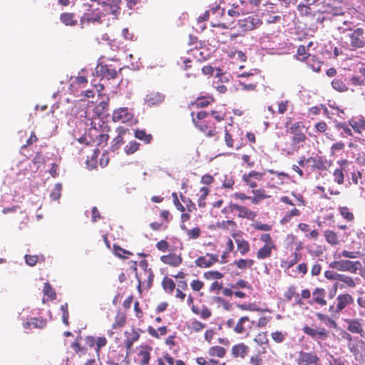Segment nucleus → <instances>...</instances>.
<instances>
[{"instance_id":"nucleus-44","label":"nucleus","mask_w":365,"mask_h":365,"mask_svg":"<svg viewBox=\"0 0 365 365\" xmlns=\"http://www.w3.org/2000/svg\"><path fill=\"white\" fill-rule=\"evenodd\" d=\"M134 135L136 138L143 140L147 144L150 143L153 140V135L147 133L145 130L135 129Z\"/></svg>"},{"instance_id":"nucleus-9","label":"nucleus","mask_w":365,"mask_h":365,"mask_svg":"<svg viewBox=\"0 0 365 365\" xmlns=\"http://www.w3.org/2000/svg\"><path fill=\"white\" fill-rule=\"evenodd\" d=\"M318 0H303L297 6V11L301 16H315L318 13Z\"/></svg>"},{"instance_id":"nucleus-35","label":"nucleus","mask_w":365,"mask_h":365,"mask_svg":"<svg viewBox=\"0 0 365 365\" xmlns=\"http://www.w3.org/2000/svg\"><path fill=\"white\" fill-rule=\"evenodd\" d=\"M227 350L220 346H210L207 350V354L210 357H217L222 359L225 356Z\"/></svg>"},{"instance_id":"nucleus-36","label":"nucleus","mask_w":365,"mask_h":365,"mask_svg":"<svg viewBox=\"0 0 365 365\" xmlns=\"http://www.w3.org/2000/svg\"><path fill=\"white\" fill-rule=\"evenodd\" d=\"M324 237L326 242L331 246H336L339 244V235L333 230H325L324 232Z\"/></svg>"},{"instance_id":"nucleus-45","label":"nucleus","mask_w":365,"mask_h":365,"mask_svg":"<svg viewBox=\"0 0 365 365\" xmlns=\"http://www.w3.org/2000/svg\"><path fill=\"white\" fill-rule=\"evenodd\" d=\"M126 323V315L123 312H118L115 318V322H113L112 325L113 329H118L123 327Z\"/></svg>"},{"instance_id":"nucleus-58","label":"nucleus","mask_w":365,"mask_h":365,"mask_svg":"<svg viewBox=\"0 0 365 365\" xmlns=\"http://www.w3.org/2000/svg\"><path fill=\"white\" fill-rule=\"evenodd\" d=\"M307 65L317 73L319 72L321 70V62L319 61L314 56H311L307 59Z\"/></svg>"},{"instance_id":"nucleus-51","label":"nucleus","mask_w":365,"mask_h":365,"mask_svg":"<svg viewBox=\"0 0 365 365\" xmlns=\"http://www.w3.org/2000/svg\"><path fill=\"white\" fill-rule=\"evenodd\" d=\"M339 212L341 217L346 221L351 222L354 220V215L348 207H340Z\"/></svg>"},{"instance_id":"nucleus-16","label":"nucleus","mask_w":365,"mask_h":365,"mask_svg":"<svg viewBox=\"0 0 365 365\" xmlns=\"http://www.w3.org/2000/svg\"><path fill=\"white\" fill-rule=\"evenodd\" d=\"M264 173H259L255 170H252L248 173H245L242 179L247 186L253 190L257 187V182L262 180Z\"/></svg>"},{"instance_id":"nucleus-59","label":"nucleus","mask_w":365,"mask_h":365,"mask_svg":"<svg viewBox=\"0 0 365 365\" xmlns=\"http://www.w3.org/2000/svg\"><path fill=\"white\" fill-rule=\"evenodd\" d=\"M24 258L26 264L31 267L35 266L39 261H44L43 256L38 257L37 255H26Z\"/></svg>"},{"instance_id":"nucleus-39","label":"nucleus","mask_w":365,"mask_h":365,"mask_svg":"<svg viewBox=\"0 0 365 365\" xmlns=\"http://www.w3.org/2000/svg\"><path fill=\"white\" fill-rule=\"evenodd\" d=\"M109 109V104L108 101H101L99 103L93 110V113L95 116H96L98 118L103 115L105 114L106 112H107Z\"/></svg>"},{"instance_id":"nucleus-26","label":"nucleus","mask_w":365,"mask_h":365,"mask_svg":"<svg viewBox=\"0 0 365 365\" xmlns=\"http://www.w3.org/2000/svg\"><path fill=\"white\" fill-rule=\"evenodd\" d=\"M306 162L311 164L313 170L324 171L327 169V160L322 156L309 157L306 159Z\"/></svg>"},{"instance_id":"nucleus-41","label":"nucleus","mask_w":365,"mask_h":365,"mask_svg":"<svg viewBox=\"0 0 365 365\" xmlns=\"http://www.w3.org/2000/svg\"><path fill=\"white\" fill-rule=\"evenodd\" d=\"M332 88L338 92L343 93L349 91V87L346 83L342 80V78H334L331 81Z\"/></svg>"},{"instance_id":"nucleus-30","label":"nucleus","mask_w":365,"mask_h":365,"mask_svg":"<svg viewBox=\"0 0 365 365\" xmlns=\"http://www.w3.org/2000/svg\"><path fill=\"white\" fill-rule=\"evenodd\" d=\"M360 279L354 278L351 276L341 274L339 281L341 282L340 284L341 288H355L359 284Z\"/></svg>"},{"instance_id":"nucleus-60","label":"nucleus","mask_w":365,"mask_h":365,"mask_svg":"<svg viewBox=\"0 0 365 365\" xmlns=\"http://www.w3.org/2000/svg\"><path fill=\"white\" fill-rule=\"evenodd\" d=\"M344 148H345L344 143H343L341 141L334 143L330 148L331 155L336 156L338 155V153L339 151L343 150Z\"/></svg>"},{"instance_id":"nucleus-55","label":"nucleus","mask_w":365,"mask_h":365,"mask_svg":"<svg viewBox=\"0 0 365 365\" xmlns=\"http://www.w3.org/2000/svg\"><path fill=\"white\" fill-rule=\"evenodd\" d=\"M294 257L290 260H284L282 262V267L285 269H289L296 264L301 259V255L297 252H294Z\"/></svg>"},{"instance_id":"nucleus-10","label":"nucleus","mask_w":365,"mask_h":365,"mask_svg":"<svg viewBox=\"0 0 365 365\" xmlns=\"http://www.w3.org/2000/svg\"><path fill=\"white\" fill-rule=\"evenodd\" d=\"M140 266L143 269V275L147 278L143 280L142 274H138L136 272V277L138 281V287L140 289L142 284H146V287L148 289H150L153 282L154 279V274L151 269V268H148V263L146 260H142L140 262Z\"/></svg>"},{"instance_id":"nucleus-56","label":"nucleus","mask_w":365,"mask_h":365,"mask_svg":"<svg viewBox=\"0 0 365 365\" xmlns=\"http://www.w3.org/2000/svg\"><path fill=\"white\" fill-rule=\"evenodd\" d=\"M359 255V252L358 251H348V250H343L339 253H335L334 257L335 258H341V257H345L349 259H354L358 257Z\"/></svg>"},{"instance_id":"nucleus-2","label":"nucleus","mask_w":365,"mask_h":365,"mask_svg":"<svg viewBox=\"0 0 365 365\" xmlns=\"http://www.w3.org/2000/svg\"><path fill=\"white\" fill-rule=\"evenodd\" d=\"M192 121L196 128L202 133L205 136L213 138L217 140L219 139V132L217 130L215 124L211 119H208V114L206 111L201 110L195 115L194 112L191 113Z\"/></svg>"},{"instance_id":"nucleus-62","label":"nucleus","mask_w":365,"mask_h":365,"mask_svg":"<svg viewBox=\"0 0 365 365\" xmlns=\"http://www.w3.org/2000/svg\"><path fill=\"white\" fill-rule=\"evenodd\" d=\"M71 346L74 351V352L76 354H78L79 356L85 355L87 353V349L84 346H82L81 344L77 341H73L71 344Z\"/></svg>"},{"instance_id":"nucleus-24","label":"nucleus","mask_w":365,"mask_h":365,"mask_svg":"<svg viewBox=\"0 0 365 365\" xmlns=\"http://www.w3.org/2000/svg\"><path fill=\"white\" fill-rule=\"evenodd\" d=\"M336 301L337 304L335 312L336 313H339L348 305L352 304L354 302V299L353 297L349 294H341L338 295Z\"/></svg>"},{"instance_id":"nucleus-61","label":"nucleus","mask_w":365,"mask_h":365,"mask_svg":"<svg viewBox=\"0 0 365 365\" xmlns=\"http://www.w3.org/2000/svg\"><path fill=\"white\" fill-rule=\"evenodd\" d=\"M299 215L300 211L297 208H294L286 213V215L281 220V223L285 224L288 222L293 217H297Z\"/></svg>"},{"instance_id":"nucleus-20","label":"nucleus","mask_w":365,"mask_h":365,"mask_svg":"<svg viewBox=\"0 0 365 365\" xmlns=\"http://www.w3.org/2000/svg\"><path fill=\"white\" fill-rule=\"evenodd\" d=\"M219 261L218 256L207 253L205 256H200L195 260V264L200 268H208Z\"/></svg>"},{"instance_id":"nucleus-52","label":"nucleus","mask_w":365,"mask_h":365,"mask_svg":"<svg viewBox=\"0 0 365 365\" xmlns=\"http://www.w3.org/2000/svg\"><path fill=\"white\" fill-rule=\"evenodd\" d=\"M43 292L48 297V299L54 300L56 298V292L48 282L44 283Z\"/></svg>"},{"instance_id":"nucleus-15","label":"nucleus","mask_w":365,"mask_h":365,"mask_svg":"<svg viewBox=\"0 0 365 365\" xmlns=\"http://www.w3.org/2000/svg\"><path fill=\"white\" fill-rule=\"evenodd\" d=\"M349 125L352 128V131L360 136L359 139L365 141V118H352L349 120Z\"/></svg>"},{"instance_id":"nucleus-14","label":"nucleus","mask_w":365,"mask_h":365,"mask_svg":"<svg viewBox=\"0 0 365 365\" xmlns=\"http://www.w3.org/2000/svg\"><path fill=\"white\" fill-rule=\"evenodd\" d=\"M302 331L304 334L312 337V339L321 341L327 340L329 336V331L324 327L314 329L306 325L303 327Z\"/></svg>"},{"instance_id":"nucleus-3","label":"nucleus","mask_w":365,"mask_h":365,"mask_svg":"<svg viewBox=\"0 0 365 365\" xmlns=\"http://www.w3.org/2000/svg\"><path fill=\"white\" fill-rule=\"evenodd\" d=\"M319 14H329L333 16H342L345 14L346 4L341 0H323L319 3Z\"/></svg>"},{"instance_id":"nucleus-46","label":"nucleus","mask_w":365,"mask_h":365,"mask_svg":"<svg viewBox=\"0 0 365 365\" xmlns=\"http://www.w3.org/2000/svg\"><path fill=\"white\" fill-rule=\"evenodd\" d=\"M113 253L115 256L122 259H128L129 256L133 255L131 252L128 251L115 244L113 245Z\"/></svg>"},{"instance_id":"nucleus-40","label":"nucleus","mask_w":365,"mask_h":365,"mask_svg":"<svg viewBox=\"0 0 365 365\" xmlns=\"http://www.w3.org/2000/svg\"><path fill=\"white\" fill-rule=\"evenodd\" d=\"M162 287L166 293L171 294L173 293L176 284L171 278L165 276L162 280Z\"/></svg>"},{"instance_id":"nucleus-53","label":"nucleus","mask_w":365,"mask_h":365,"mask_svg":"<svg viewBox=\"0 0 365 365\" xmlns=\"http://www.w3.org/2000/svg\"><path fill=\"white\" fill-rule=\"evenodd\" d=\"M224 277V274L217 270H210L203 273V277L207 280H217Z\"/></svg>"},{"instance_id":"nucleus-33","label":"nucleus","mask_w":365,"mask_h":365,"mask_svg":"<svg viewBox=\"0 0 365 365\" xmlns=\"http://www.w3.org/2000/svg\"><path fill=\"white\" fill-rule=\"evenodd\" d=\"M350 125H349V122H339L336 121L334 123V128L336 130H342L341 135L342 137L345 136H353L352 128H350Z\"/></svg>"},{"instance_id":"nucleus-18","label":"nucleus","mask_w":365,"mask_h":365,"mask_svg":"<svg viewBox=\"0 0 365 365\" xmlns=\"http://www.w3.org/2000/svg\"><path fill=\"white\" fill-rule=\"evenodd\" d=\"M133 118V114L126 107L119 108L113 112L112 120L115 123H127Z\"/></svg>"},{"instance_id":"nucleus-13","label":"nucleus","mask_w":365,"mask_h":365,"mask_svg":"<svg viewBox=\"0 0 365 365\" xmlns=\"http://www.w3.org/2000/svg\"><path fill=\"white\" fill-rule=\"evenodd\" d=\"M266 172L274 175L267 182L268 187L278 188L284 184L285 179H289V174L284 172H277L272 169L267 170Z\"/></svg>"},{"instance_id":"nucleus-48","label":"nucleus","mask_w":365,"mask_h":365,"mask_svg":"<svg viewBox=\"0 0 365 365\" xmlns=\"http://www.w3.org/2000/svg\"><path fill=\"white\" fill-rule=\"evenodd\" d=\"M255 263V261L252 259H240L234 262V264L240 269H245L246 268H251Z\"/></svg>"},{"instance_id":"nucleus-37","label":"nucleus","mask_w":365,"mask_h":365,"mask_svg":"<svg viewBox=\"0 0 365 365\" xmlns=\"http://www.w3.org/2000/svg\"><path fill=\"white\" fill-rule=\"evenodd\" d=\"M60 20L66 26H73L77 24V20L74 13H62L60 15Z\"/></svg>"},{"instance_id":"nucleus-38","label":"nucleus","mask_w":365,"mask_h":365,"mask_svg":"<svg viewBox=\"0 0 365 365\" xmlns=\"http://www.w3.org/2000/svg\"><path fill=\"white\" fill-rule=\"evenodd\" d=\"M215 101L212 96H201L196 98L192 105L196 108H205Z\"/></svg>"},{"instance_id":"nucleus-1","label":"nucleus","mask_w":365,"mask_h":365,"mask_svg":"<svg viewBox=\"0 0 365 365\" xmlns=\"http://www.w3.org/2000/svg\"><path fill=\"white\" fill-rule=\"evenodd\" d=\"M287 133L291 135L290 144L282 150L287 155H292L298 152L303 148L304 144L307 140V137L304 133V125L302 121L294 122L293 123H285Z\"/></svg>"},{"instance_id":"nucleus-19","label":"nucleus","mask_w":365,"mask_h":365,"mask_svg":"<svg viewBox=\"0 0 365 365\" xmlns=\"http://www.w3.org/2000/svg\"><path fill=\"white\" fill-rule=\"evenodd\" d=\"M184 64V69L187 71V77H196L200 71V62L198 59L181 58Z\"/></svg>"},{"instance_id":"nucleus-11","label":"nucleus","mask_w":365,"mask_h":365,"mask_svg":"<svg viewBox=\"0 0 365 365\" xmlns=\"http://www.w3.org/2000/svg\"><path fill=\"white\" fill-rule=\"evenodd\" d=\"M95 75L107 80L115 79L118 76V71L110 65L98 63L95 68Z\"/></svg>"},{"instance_id":"nucleus-34","label":"nucleus","mask_w":365,"mask_h":365,"mask_svg":"<svg viewBox=\"0 0 365 365\" xmlns=\"http://www.w3.org/2000/svg\"><path fill=\"white\" fill-rule=\"evenodd\" d=\"M313 301L321 305V306H325L327 304V300L325 299V295H326V292L324 289L322 288H316L313 293Z\"/></svg>"},{"instance_id":"nucleus-27","label":"nucleus","mask_w":365,"mask_h":365,"mask_svg":"<svg viewBox=\"0 0 365 365\" xmlns=\"http://www.w3.org/2000/svg\"><path fill=\"white\" fill-rule=\"evenodd\" d=\"M250 352V347L244 343L234 345L231 349V354L234 358L245 359Z\"/></svg>"},{"instance_id":"nucleus-21","label":"nucleus","mask_w":365,"mask_h":365,"mask_svg":"<svg viewBox=\"0 0 365 365\" xmlns=\"http://www.w3.org/2000/svg\"><path fill=\"white\" fill-rule=\"evenodd\" d=\"M152 346L148 345L141 346L138 351V360L140 365H148L151 358Z\"/></svg>"},{"instance_id":"nucleus-43","label":"nucleus","mask_w":365,"mask_h":365,"mask_svg":"<svg viewBox=\"0 0 365 365\" xmlns=\"http://www.w3.org/2000/svg\"><path fill=\"white\" fill-rule=\"evenodd\" d=\"M237 247L241 255H245L250 250V243L244 239H236Z\"/></svg>"},{"instance_id":"nucleus-7","label":"nucleus","mask_w":365,"mask_h":365,"mask_svg":"<svg viewBox=\"0 0 365 365\" xmlns=\"http://www.w3.org/2000/svg\"><path fill=\"white\" fill-rule=\"evenodd\" d=\"M329 267L341 272H349L355 274L361 267V263L359 261L349 259L334 260L329 264Z\"/></svg>"},{"instance_id":"nucleus-5","label":"nucleus","mask_w":365,"mask_h":365,"mask_svg":"<svg viewBox=\"0 0 365 365\" xmlns=\"http://www.w3.org/2000/svg\"><path fill=\"white\" fill-rule=\"evenodd\" d=\"M253 322L247 316L242 317L237 322L234 319H229L226 322L228 328L232 329L233 331L238 334H243L252 329Z\"/></svg>"},{"instance_id":"nucleus-63","label":"nucleus","mask_w":365,"mask_h":365,"mask_svg":"<svg viewBox=\"0 0 365 365\" xmlns=\"http://www.w3.org/2000/svg\"><path fill=\"white\" fill-rule=\"evenodd\" d=\"M124 143L123 138L121 135H117L115 138L113 139L110 149L112 151L115 152L118 150L122 145Z\"/></svg>"},{"instance_id":"nucleus-47","label":"nucleus","mask_w":365,"mask_h":365,"mask_svg":"<svg viewBox=\"0 0 365 365\" xmlns=\"http://www.w3.org/2000/svg\"><path fill=\"white\" fill-rule=\"evenodd\" d=\"M148 334L153 337L158 339L160 336L165 335L168 332V328L165 326L160 327L158 330L155 329L153 327L149 326L148 327Z\"/></svg>"},{"instance_id":"nucleus-57","label":"nucleus","mask_w":365,"mask_h":365,"mask_svg":"<svg viewBox=\"0 0 365 365\" xmlns=\"http://www.w3.org/2000/svg\"><path fill=\"white\" fill-rule=\"evenodd\" d=\"M311 56L307 53L306 51V47L303 45H300L297 51V54L295 56V58L297 60L300 61H304L306 59L307 60Z\"/></svg>"},{"instance_id":"nucleus-22","label":"nucleus","mask_w":365,"mask_h":365,"mask_svg":"<svg viewBox=\"0 0 365 365\" xmlns=\"http://www.w3.org/2000/svg\"><path fill=\"white\" fill-rule=\"evenodd\" d=\"M365 86L363 83L362 76H353L350 78L348 86L352 93H355L356 96L360 98V92L361 91V87Z\"/></svg>"},{"instance_id":"nucleus-8","label":"nucleus","mask_w":365,"mask_h":365,"mask_svg":"<svg viewBox=\"0 0 365 365\" xmlns=\"http://www.w3.org/2000/svg\"><path fill=\"white\" fill-rule=\"evenodd\" d=\"M235 210L238 212L237 217L240 218H246L253 220L257 216L255 212L252 211L245 206L232 202H230L229 205L222 210V212H232Z\"/></svg>"},{"instance_id":"nucleus-4","label":"nucleus","mask_w":365,"mask_h":365,"mask_svg":"<svg viewBox=\"0 0 365 365\" xmlns=\"http://www.w3.org/2000/svg\"><path fill=\"white\" fill-rule=\"evenodd\" d=\"M294 363L296 365H323L320 357L314 351L300 350L297 351Z\"/></svg>"},{"instance_id":"nucleus-50","label":"nucleus","mask_w":365,"mask_h":365,"mask_svg":"<svg viewBox=\"0 0 365 365\" xmlns=\"http://www.w3.org/2000/svg\"><path fill=\"white\" fill-rule=\"evenodd\" d=\"M267 352L265 348H262V349L259 351L257 354L252 355L250 359V364L251 365H262L263 359L262 357V354H264Z\"/></svg>"},{"instance_id":"nucleus-25","label":"nucleus","mask_w":365,"mask_h":365,"mask_svg":"<svg viewBox=\"0 0 365 365\" xmlns=\"http://www.w3.org/2000/svg\"><path fill=\"white\" fill-rule=\"evenodd\" d=\"M160 261L173 267H177L182 263V257L180 255L170 253L160 257Z\"/></svg>"},{"instance_id":"nucleus-42","label":"nucleus","mask_w":365,"mask_h":365,"mask_svg":"<svg viewBox=\"0 0 365 365\" xmlns=\"http://www.w3.org/2000/svg\"><path fill=\"white\" fill-rule=\"evenodd\" d=\"M180 227L185 232L189 240H196L201 235V230L198 227L187 229L185 225H181Z\"/></svg>"},{"instance_id":"nucleus-31","label":"nucleus","mask_w":365,"mask_h":365,"mask_svg":"<svg viewBox=\"0 0 365 365\" xmlns=\"http://www.w3.org/2000/svg\"><path fill=\"white\" fill-rule=\"evenodd\" d=\"M252 192L254 196L250 198L251 202L254 205H258L263 200L269 198L271 196L267 195L265 190L263 188L253 189Z\"/></svg>"},{"instance_id":"nucleus-49","label":"nucleus","mask_w":365,"mask_h":365,"mask_svg":"<svg viewBox=\"0 0 365 365\" xmlns=\"http://www.w3.org/2000/svg\"><path fill=\"white\" fill-rule=\"evenodd\" d=\"M140 144L135 140L130 141L125 147L124 152L128 155H133L140 149Z\"/></svg>"},{"instance_id":"nucleus-64","label":"nucleus","mask_w":365,"mask_h":365,"mask_svg":"<svg viewBox=\"0 0 365 365\" xmlns=\"http://www.w3.org/2000/svg\"><path fill=\"white\" fill-rule=\"evenodd\" d=\"M273 341L277 344L282 343L286 339V333L281 331H275L271 334Z\"/></svg>"},{"instance_id":"nucleus-32","label":"nucleus","mask_w":365,"mask_h":365,"mask_svg":"<svg viewBox=\"0 0 365 365\" xmlns=\"http://www.w3.org/2000/svg\"><path fill=\"white\" fill-rule=\"evenodd\" d=\"M274 250H276V246L264 245L257 252V258L260 260L269 258Z\"/></svg>"},{"instance_id":"nucleus-23","label":"nucleus","mask_w":365,"mask_h":365,"mask_svg":"<svg viewBox=\"0 0 365 365\" xmlns=\"http://www.w3.org/2000/svg\"><path fill=\"white\" fill-rule=\"evenodd\" d=\"M338 164L340 165L339 168H336L333 173L334 180L339 185H342L344 182V171L346 165L349 164L347 160H339Z\"/></svg>"},{"instance_id":"nucleus-29","label":"nucleus","mask_w":365,"mask_h":365,"mask_svg":"<svg viewBox=\"0 0 365 365\" xmlns=\"http://www.w3.org/2000/svg\"><path fill=\"white\" fill-rule=\"evenodd\" d=\"M125 347L127 350H130L133 344L137 341L140 338V334L137 330L132 328L130 331H126L125 332Z\"/></svg>"},{"instance_id":"nucleus-28","label":"nucleus","mask_w":365,"mask_h":365,"mask_svg":"<svg viewBox=\"0 0 365 365\" xmlns=\"http://www.w3.org/2000/svg\"><path fill=\"white\" fill-rule=\"evenodd\" d=\"M165 99V96L159 92H150L145 98V102L148 106H158Z\"/></svg>"},{"instance_id":"nucleus-54","label":"nucleus","mask_w":365,"mask_h":365,"mask_svg":"<svg viewBox=\"0 0 365 365\" xmlns=\"http://www.w3.org/2000/svg\"><path fill=\"white\" fill-rule=\"evenodd\" d=\"M195 361L198 365H218L219 361L215 359V357L207 359L205 357H197Z\"/></svg>"},{"instance_id":"nucleus-12","label":"nucleus","mask_w":365,"mask_h":365,"mask_svg":"<svg viewBox=\"0 0 365 365\" xmlns=\"http://www.w3.org/2000/svg\"><path fill=\"white\" fill-rule=\"evenodd\" d=\"M350 46L352 49L361 48L365 46L364 30L362 28L354 29L349 35Z\"/></svg>"},{"instance_id":"nucleus-6","label":"nucleus","mask_w":365,"mask_h":365,"mask_svg":"<svg viewBox=\"0 0 365 365\" xmlns=\"http://www.w3.org/2000/svg\"><path fill=\"white\" fill-rule=\"evenodd\" d=\"M238 26L245 34L259 29L262 25V20L258 14H251L238 21Z\"/></svg>"},{"instance_id":"nucleus-17","label":"nucleus","mask_w":365,"mask_h":365,"mask_svg":"<svg viewBox=\"0 0 365 365\" xmlns=\"http://www.w3.org/2000/svg\"><path fill=\"white\" fill-rule=\"evenodd\" d=\"M345 323L346 324V329L352 333L357 334L361 336H364L365 334V331L364 329V325L362 323V320L361 319L354 318V319H345Z\"/></svg>"}]
</instances>
